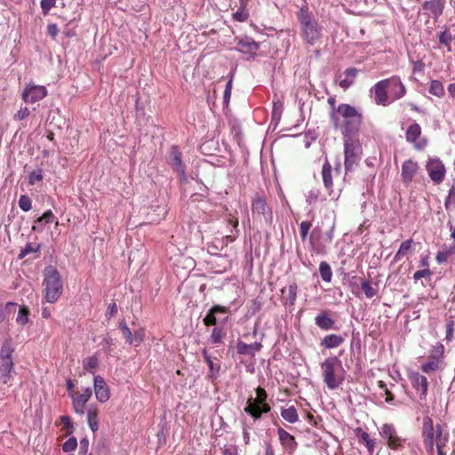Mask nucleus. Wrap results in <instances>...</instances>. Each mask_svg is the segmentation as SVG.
<instances>
[{
    "mask_svg": "<svg viewBox=\"0 0 455 455\" xmlns=\"http://www.w3.org/2000/svg\"><path fill=\"white\" fill-rule=\"evenodd\" d=\"M331 120L335 129H340L345 137H350L359 131L363 116L355 107L342 103L331 111Z\"/></svg>",
    "mask_w": 455,
    "mask_h": 455,
    "instance_id": "1",
    "label": "nucleus"
},
{
    "mask_svg": "<svg viewBox=\"0 0 455 455\" xmlns=\"http://www.w3.org/2000/svg\"><path fill=\"white\" fill-rule=\"evenodd\" d=\"M44 300L55 303L62 294L63 281L59 271L53 266H48L44 271Z\"/></svg>",
    "mask_w": 455,
    "mask_h": 455,
    "instance_id": "2",
    "label": "nucleus"
},
{
    "mask_svg": "<svg viewBox=\"0 0 455 455\" xmlns=\"http://www.w3.org/2000/svg\"><path fill=\"white\" fill-rule=\"evenodd\" d=\"M323 380L329 389H336L343 380V367L341 361L337 356L328 357L321 364Z\"/></svg>",
    "mask_w": 455,
    "mask_h": 455,
    "instance_id": "3",
    "label": "nucleus"
},
{
    "mask_svg": "<svg viewBox=\"0 0 455 455\" xmlns=\"http://www.w3.org/2000/svg\"><path fill=\"white\" fill-rule=\"evenodd\" d=\"M303 39L313 45L320 40L323 28L313 18L307 6H302L298 13Z\"/></svg>",
    "mask_w": 455,
    "mask_h": 455,
    "instance_id": "4",
    "label": "nucleus"
},
{
    "mask_svg": "<svg viewBox=\"0 0 455 455\" xmlns=\"http://www.w3.org/2000/svg\"><path fill=\"white\" fill-rule=\"evenodd\" d=\"M344 148L345 168L347 172H351L361 160L362 147L359 140L348 138L345 140Z\"/></svg>",
    "mask_w": 455,
    "mask_h": 455,
    "instance_id": "5",
    "label": "nucleus"
},
{
    "mask_svg": "<svg viewBox=\"0 0 455 455\" xmlns=\"http://www.w3.org/2000/svg\"><path fill=\"white\" fill-rule=\"evenodd\" d=\"M257 399L252 401L251 398L248 400V404L244 408V411L253 417L255 419H259L263 413L270 411V406L266 403L267 393L261 388L256 389Z\"/></svg>",
    "mask_w": 455,
    "mask_h": 455,
    "instance_id": "6",
    "label": "nucleus"
},
{
    "mask_svg": "<svg viewBox=\"0 0 455 455\" xmlns=\"http://www.w3.org/2000/svg\"><path fill=\"white\" fill-rule=\"evenodd\" d=\"M442 429L440 425L434 427L433 420L430 417L423 418V429L422 434L424 437V444L427 451L434 455L435 440L437 437L438 430Z\"/></svg>",
    "mask_w": 455,
    "mask_h": 455,
    "instance_id": "7",
    "label": "nucleus"
},
{
    "mask_svg": "<svg viewBox=\"0 0 455 455\" xmlns=\"http://www.w3.org/2000/svg\"><path fill=\"white\" fill-rule=\"evenodd\" d=\"M252 214L255 218L263 220L265 223L270 225L273 220L272 209L267 205L266 200L257 196L251 202Z\"/></svg>",
    "mask_w": 455,
    "mask_h": 455,
    "instance_id": "8",
    "label": "nucleus"
},
{
    "mask_svg": "<svg viewBox=\"0 0 455 455\" xmlns=\"http://www.w3.org/2000/svg\"><path fill=\"white\" fill-rule=\"evenodd\" d=\"M380 436L386 441L390 449L397 450L403 446L402 439L392 424H384L379 429Z\"/></svg>",
    "mask_w": 455,
    "mask_h": 455,
    "instance_id": "9",
    "label": "nucleus"
},
{
    "mask_svg": "<svg viewBox=\"0 0 455 455\" xmlns=\"http://www.w3.org/2000/svg\"><path fill=\"white\" fill-rule=\"evenodd\" d=\"M46 95L47 90L44 86L28 84L25 86L21 97L26 103L33 104L43 100Z\"/></svg>",
    "mask_w": 455,
    "mask_h": 455,
    "instance_id": "10",
    "label": "nucleus"
},
{
    "mask_svg": "<svg viewBox=\"0 0 455 455\" xmlns=\"http://www.w3.org/2000/svg\"><path fill=\"white\" fill-rule=\"evenodd\" d=\"M421 127L419 124L413 123L409 125L405 132V139L411 143L417 150L424 149L427 145L426 138H421Z\"/></svg>",
    "mask_w": 455,
    "mask_h": 455,
    "instance_id": "11",
    "label": "nucleus"
},
{
    "mask_svg": "<svg viewBox=\"0 0 455 455\" xmlns=\"http://www.w3.org/2000/svg\"><path fill=\"white\" fill-rule=\"evenodd\" d=\"M426 169L429 178L435 183H441L446 173V169L443 162L439 158H429Z\"/></svg>",
    "mask_w": 455,
    "mask_h": 455,
    "instance_id": "12",
    "label": "nucleus"
},
{
    "mask_svg": "<svg viewBox=\"0 0 455 455\" xmlns=\"http://www.w3.org/2000/svg\"><path fill=\"white\" fill-rule=\"evenodd\" d=\"M419 170V165L417 162L408 159L404 161L402 164L401 169V180L403 185L409 187L414 177L417 175Z\"/></svg>",
    "mask_w": 455,
    "mask_h": 455,
    "instance_id": "13",
    "label": "nucleus"
},
{
    "mask_svg": "<svg viewBox=\"0 0 455 455\" xmlns=\"http://www.w3.org/2000/svg\"><path fill=\"white\" fill-rule=\"evenodd\" d=\"M388 88V82L387 79L378 82L371 92L374 93V101L378 105L387 106L389 104L387 89Z\"/></svg>",
    "mask_w": 455,
    "mask_h": 455,
    "instance_id": "14",
    "label": "nucleus"
},
{
    "mask_svg": "<svg viewBox=\"0 0 455 455\" xmlns=\"http://www.w3.org/2000/svg\"><path fill=\"white\" fill-rule=\"evenodd\" d=\"M94 393L100 403H105L109 399V388L101 376H94Z\"/></svg>",
    "mask_w": 455,
    "mask_h": 455,
    "instance_id": "15",
    "label": "nucleus"
},
{
    "mask_svg": "<svg viewBox=\"0 0 455 455\" xmlns=\"http://www.w3.org/2000/svg\"><path fill=\"white\" fill-rule=\"evenodd\" d=\"M169 163L172 166L174 171H176L180 174V178L182 180H186V173L184 166L182 164L181 155L178 150V148L175 146L172 147L170 150Z\"/></svg>",
    "mask_w": 455,
    "mask_h": 455,
    "instance_id": "16",
    "label": "nucleus"
},
{
    "mask_svg": "<svg viewBox=\"0 0 455 455\" xmlns=\"http://www.w3.org/2000/svg\"><path fill=\"white\" fill-rule=\"evenodd\" d=\"M387 80L388 82L390 93L394 100H399L405 95L406 89L399 76H394Z\"/></svg>",
    "mask_w": 455,
    "mask_h": 455,
    "instance_id": "17",
    "label": "nucleus"
},
{
    "mask_svg": "<svg viewBox=\"0 0 455 455\" xmlns=\"http://www.w3.org/2000/svg\"><path fill=\"white\" fill-rule=\"evenodd\" d=\"M92 396V390L86 387L80 395H73V408L78 414H84L86 403Z\"/></svg>",
    "mask_w": 455,
    "mask_h": 455,
    "instance_id": "18",
    "label": "nucleus"
},
{
    "mask_svg": "<svg viewBox=\"0 0 455 455\" xmlns=\"http://www.w3.org/2000/svg\"><path fill=\"white\" fill-rule=\"evenodd\" d=\"M358 74V69L355 68H349L345 72L339 76L338 84L343 89H348L354 83Z\"/></svg>",
    "mask_w": 455,
    "mask_h": 455,
    "instance_id": "19",
    "label": "nucleus"
},
{
    "mask_svg": "<svg viewBox=\"0 0 455 455\" xmlns=\"http://www.w3.org/2000/svg\"><path fill=\"white\" fill-rule=\"evenodd\" d=\"M413 387L420 393L421 395H426L427 392V379L425 376L420 375L419 372H411L409 376Z\"/></svg>",
    "mask_w": 455,
    "mask_h": 455,
    "instance_id": "20",
    "label": "nucleus"
},
{
    "mask_svg": "<svg viewBox=\"0 0 455 455\" xmlns=\"http://www.w3.org/2000/svg\"><path fill=\"white\" fill-rule=\"evenodd\" d=\"M261 344L258 342L246 344L243 341H238L236 348L238 354L240 355L254 356L256 352H259L261 349Z\"/></svg>",
    "mask_w": 455,
    "mask_h": 455,
    "instance_id": "21",
    "label": "nucleus"
},
{
    "mask_svg": "<svg viewBox=\"0 0 455 455\" xmlns=\"http://www.w3.org/2000/svg\"><path fill=\"white\" fill-rule=\"evenodd\" d=\"M228 307H222L220 305L213 306L208 311L207 315L204 318V320H203L204 323L206 326L215 325L217 323L216 315L219 313L226 314L228 312Z\"/></svg>",
    "mask_w": 455,
    "mask_h": 455,
    "instance_id": "22",
    "label": "nucleus"
},
{
    "mask_svg": "<svg viewBox=\"0 0 455 455\" xmlns=\"http://www.w3.org/2000/svg\"><path fill=\"white\" fill-rule=\"evenodd\" d=\"M423 8L429 12L435 19H437L443 13V3L441 0L427 1L425 2Z\"/></svg>",
    "mask_w": 455,
    "mask_h": 455,
    "instance_id": "23",
    "label": "nucleus"
},
{
    "mask_svg": "<svg viewBox=\"0 0 455 455\" xmlns=\"http://www.w3.org/2000/svg\"><path fill=\"white\" fill-rule=\"evenodd\" d=\"M13 371L12 360H0V381L6 384L11 379V373Z\"/></svg>",
    "mask_w": 455,
    "mask_h": 455,
    "instance_id": "24",
    "label": "nucleus"
},
{
    "mask_svg": "<svg viewBox=\"0 0 455 455\" xmlns=\"http://www.w3.org/2000/svg\"><path fill=\"white\" fill-rule=\"evenodd\" d=\"M259 44L251 38L241 39L238 42V51L244 53H255L259 50Z\"/></svg>",
    "mask_w": 455,
    "mask_h": 455,
    "instance_id": "25",
    "label": "nucleus"
},
{
    "mask_svg": "<svg viewBox=\"0 0 455 455\" xmlns=\"http://www.w3.org/2000/svg\"><path fill=\"white\" fill-rule=\"evenodd\" d=\"M277 434L282 445L289 450L295 449L297 443L293 435L281 427L278 428Z\"/></svg>",
    "mask_w": 455,
    "mask_h": 455,
    "instance_id": "26",
    "label": "nucleus"
},
{
    "mask_svg": "<svg viewBox=\"0 0 455 455\" xmlns=\"http://www.w3.org/2000/svg\"><path fill=\"white\" fill-rule=\"evenodd\" d=\"M343 342L344 339L341 336L330 334L325 336L321 340V346L324 347L325 348H334L340 346Z\"/></svg>",
    "mask_w": 455,
    "mask_h": 455,
    "instance_id": "27",
    "label": "nucleus"
},
{
    "mask_svg": "<svg viewBox=\"0 0 455 455\" xmlns=\"http://www.w3.org/2000/svg\"><path fill=\"white\" fill-rule=\"evenodd\" d=\"M315 321V324L324 331L332 329L334 325V321L326 313L317 315Z\"/></svg>",
    "mask_w": 455,
    "mask_h": 455,
    "instance_id": "28",
    "label": "nucleus"
},
{
    "mask_svg": "<svg viewBox=\"0 0 455 455\" xmlns=\"http://www.w3.org/2000/svg\"><path fill=\"white\" fill-rule=\"evenodd\" d=\"M331 164L326 160L322 167V179L324 187L331 190L332 188V177H331Z\"/></svg>",
    "mask_w": 455,
    "mask_h": 455,
    "instance_id": "29",
    "label": "nucleus"
},
{
    "mask_svg": "<svg viewBox=\"0 0 455 455\" xmlns=\"http://www.w3.org/2000/svg\"><path fill=\"white\" fill-rule=\"evenodd\" d=\"M298 286L295 283H291L287 288L282 289V293L287 295L284 297L285 304L293 306L297 298Z\"/></svg>",
    "mask_w": 455,
    "mask_h": 455,
    "instance_id": "30",
    "label": "nucleus"
},
{
    "mask_svg": "<svg viewBox=\"0 0 455 455\" xmlns=\"http://www.w3.org/2000/svg\"><path fill=\"white\" fill-rule=\"evenodd\" d=\"M441 362L435 356H428L427 362L421 365L420 369L425 373L436 371L441 368Z\"/></svg>",
    "mask_w": 455,
    "mask_h": 455,
    "instance_id": "31",
    "label": "nucleus"
},
{
    "mask_svg": "<svg viewBox=\"0 0 455 455\" xmlns=\"http://www.w3.org/2000/svg\"><path fill=\"white\" fill-rule=\"evenodd\" d=\"M428 92L438 98L443 97L445 93L443 84L439 80H432L430 82Z\"/></svg>",
    "mask_w": 455,
    "mask_h": 455,
    "instance_id": "32",
    "label": "nucleus"
},
{
    "mask_svg": "<svg viewBox=\"0 0 455 455\" xmlns=\"http://www.w3.org/2000/svg\"><path fill=\"white\" fill-rule=\"evenodd\" d=\"M282 418L289 423H295L299 420L297 410L294 406H290L281 411Z\"/></svg>",
    "mask_w": 455,
    "mask_h": 455,
    "instance_id": "33",
    "label": "nucleus"
},
{
    "mask_svg": "<svg viewBox=\"0 0 455 455\" xmlns=\"http://www.w3.org/2000/svg\"><path fill=\"white\" fill-rule=\"evenodd\" d=\"M41 247V243H27L26 246L20 250L18 259H22L29 253H39Z\"/></svg>",
    "mask_w": 455,
    "mask_h": 455,
    "instance_id": "34",
    "label": "nucleus"
},
{
    "mask_svg": "<svg viewBox=\"0 0 455 455\" xmlns=\"http://www.w3.org/2000/svg\"><path fill=\"white\" fill-rule=\"evenodd\" d=\"M14 349L10 340H5L0 350V360H12V353Z\"/></svg>",
    "mask_w": 455,
    "mask_h": 455,
    "instance_id": "35",
    "label": "nucleus"
},
{
    "mask_svg": "<svg viewBox=\"0 0 455 455\" xmlns=\"http://www.w3.org/2000/svg\"><path fill=\"white\" fill-rule=\"evenodd\" d=\"M319 272H320V275H321L322 279L324 282L330 283L331 281L332 271H331L330 265L327 262L323 261L320 263Z\"/></svg>",
    "mask_w": 455,
    "mask_h": 455,
    "instance_id": "36",
    "label": "nucleus"
},
{
    "mask_svg": "<svg viewBox=\"0 0 455 455\" xmlns=\"http://www.w3.org/2000/svg\"><path fill=\"white\" fill-rule=\"evenodd\" d=\"M412 243V239H408L401 243L398 251L395 255V261L400 260L403 256H405L410 251V250L411 249Z\"/></svg>",
    "mask_w": 455,
    "mask_h": 455,
    "instance_id": "37",
    "label": "nucleus"
},
{
    "mask_svg": "<svg viewBox=\"0 0 455 455\" xmlns=\"http://www.w3.org/2000/svg\"><path fill=\"white\" fill-rule=\"evenodd\" d=\"M87 421L92 432L99 429L98 413L96 410L90 409L87 411Z\"/></svg>",
    "mask_w": 455,
    "mask_h": 455,
    "instance_id": "38",
    "label": "nucleus"
},
{
    "mask_svg": "<svg viewBox=\"0 0 455 455\" xmlns=\"http://www.w3.org/2000/svg\"><path fill=\"white\" fill-rule=\"evenodd\" d=\"M29 310L27 307L21 306L20 307L18 315L16 317V322L20 325H25L29 321Z\"/></svg>",
    "mask_w": 455,
    "mask_h": 455,
    "instance_id": "39",
    "label": "nucleus"
},
{
    "mask_svg": "<svg viewBox=\"0 0 455 455\" xmlns=\"http://www.w3.org/2000/svg\"><path fill=\"white\" fill-rule=\"evenodd\" d=\"M449 435L443 434V429H439L437 433V437H435V444L436 446L437 451L443 450V447L448 443Z\"/></svg>",
    "mask_w": 455,
    "mask_h": 455,
    "instance_id": "40",
    "label": "nucleus"
},
{
    "mask_svg": "<svg viewBox=\"0 0 455 455\" xmlns=\"http://www.w3.org/2000/svg\"><path fill=\"white\" fill-rule=\"evenodd\" d=\"M119 328L122 331V333L126 340V342L130 345L133 343V332L130 330L124 321L121 322L119 324Z\"/></svg>",
    "mask_w": 455,
    "mask_h": 455,
    "instance_id": "41",
    "label": "nucleus"
},
{
    "mask_svg": "<svg viewBox=\"0 0 455 455\" xmlns=\"http://www.w3.org/2000/svg\"><path fill=\"white\" fill-rule=\"evenodd\" d=\"M361 288L368 299H371L377 294V290L374 289L367 280L361 283Z\"/></svg>",
    "mask_w": 455,
    "mask_h": 455,
    "instance_id": "42",
    "label": "nucleus"
},
{
    "mask_svg": "<svg viewBox=\"0 0 455 455\" xmlns=\"http://www.w3.org/2000/svg\"><path fill=\"white\" fill-rule=\"evenodd\" d=\"M42 180H43V170L42 169H37V170L32 171L28 176V184H30V185H35L36 183L41 181Z\"/></svg>",
    "mask_w": 455,
    "mask_h": 455,
    "instance_id": "43",
    "label": "nucleus"
},
{
    "mask_svg": "<svg viewBox=\"0 0 455 455\" xmlns=\"http://www.w3.org/2000/svg\"><path fill=\"white\" fill-rule=\"evenodd\" d=\"M444 347L441 343H437L434 346L430 352V356H435V358L438 359L442 363L443 358Z\"/></svg>",
    "mask_w": 455,
    "mask_h": 455,
    "instance_id": "44",
    "label": "nucleus"
},
{
    "mask_svg": "<svg viewBox=\"0 0 455 455\" xmlns=\"http://www.w3.org/2000/svg\"><path fill=\"white\" fill-rule=\"evenodd\" d=\"M438 37L439 43L447 46L448 50L451 51V43L453 39L451 34L449 31L445 30L443 32H441Z\"/></svg>",
    "mask_w": 455,
    "mask_h": 455,
    "instance_id": "45",
    "label": "nucleus"
},
{
    "mask_svg": "<svg viewBox=\"0 0 455 455\" xmlns=\"http://www.w3.org/2000/svg\"><path fill=\"white\" fill-rule=\"evenodd\" d=\"M224 333L221 328H213L211 335V341L212 344H219L222 342Z\"/></svg>",
    "mask_w": 455,
    "mask_h": 455,
    "instance_id": "46",
    "label": "nucleus"
},
{
    "mask_svg": "<svg viewBox=\"0 0 455 455\" xmlns=\"http://www.w3.org/2000/svg\"><path fill=\"white\" fill-rule=\"evenodd\" d=\"M19 206L22 211L28 212L32 208V201L28 196L22 195L19 199Z\"/></svg>",
    "mask_w": 455,
    "mask_h": 455,
    "instance_id": "47",
    "label": "nucleus"
},
{
    "mask_svg": "<svg viewBox=\"0 0 455 455\" xmlns=\"http://www.w3.org/2000/svg\"><path fill=\"white\" fill-rule=\"evenodd\" d=\"M208 366H209V369H210V372H211V377L212 379H215L217 378L218 376V373L220 370V363H215L213 362V360L212 359V357H207V361H206Z\"/></svg>",
    "mask_w": 455,
    "mask_h": 455,
    "instance_id": "48",
    "label": "nucleus"
},
{
    "mask_svg": "<svg viewBox=\"0 0 455 455\" xmlns=\"http://www.w3.org/2000/svg\"><path fill=\"white\" fill-rule=\"evenodd\" d=\"M77 446V441L75 437L68 438L62 445V450L65 452H69L76 450Z\"/></svg>",
    "mask_w": 455,
    "mask_h": 455,
    "instance_id": "49",
    "label": "nucleus"
},
{
    "mask_svg": "<svg viewBox=\"0 0 455 455\" xmlns=\"http://www.w3.org/2000/svg\"><path fill=\"white\" fill-rule=\"evenodd\" d=\"M98 364L99 361L95 356H90L84 361V367L88 371L97 368Z\"/></svg>",
    "mask_w": 455,
    "mask_h": 455,
    "instance_id": "50",
    "label": "nucleus"
},
{
    "mask_svg": "<svg viewBox=\"0 0 455 455\" xmlns=\"http://www.w3.org/2000/svg\"><path fill=\"white\" fill-rule=\"evenodd\" d=\"M145 337V331L143 329H139L134 331L133 332V343L134 346H139Z\"/></svg>",
    "mask_w": 455,
    "mask_h": 455,
    "instance_id": "51",
    "label": "nucleus"
},
{
    "mask_svg": "<svg viewBox=\"0 0 455 455\" xmlns=\"http://www.w3.org/2000/svg\"><path fill=\"white\" fill-rule=\"evenodd\" d=\"M311 228V223L308 222V221H302L299 225V233H300V236H301V239L303 241L306 240L307 235H308V231Z\"/></svg>",
    "mask_w": 455,
    "mask_h": 455,
    "instance_id": "52",
    "label": "nucleus"
},
{
    "mask_svg": "<svg viewBox=\"0 0 455 455\" xmlns=\"http://www.w3.org/2000/svg\"><path fill=\"white\" fill-rule=\"evenodd\" d=\"M54 220V215L51 210L46 211L40 218L37 219V223H52Z\"/></svg>",
    "mask_w": 455,
    "mask_h": 455,
    "instance_id": "53",
    "label": "nucleus"
},
{
    "mask_svg": "<svg viewBox=\"0 0 455 455\" xmlns=\"http://www.w3.org/2000/svg\"><path fill=\"white\" fill-rule=\"evenodd\" d=\"M56 0H42L41 8L44 14H48L50 10L55 6Z\"/></svg>",
    "mask_w": 455,
    "mask_h": 455,
    "instance_id": "54",
    "label": "nucleus"
},
{
    "mask_svg": "<svg viewBox=\"0 0 455 455\" xmlns=\"http://www.w3.org/2000/svg\"><path fill=\"white\" fill-rule=\"evenodd\" d=\"M432 275V272L429 270V268H425L422 270H419L414 273L413 279L415 281H418L421 278H430Z\"/></svg>",
    "mask_w": 455,
    "mask_h": 455,
    "instance_id": "55",
    "label": "nucleus"
},
{
    "mask_svg": "<svg viewBox=\"0 0 455 455\" xmlns=\"http://www.w3.org/2000/svg\"><path fill=\"white\" fill-rule=\"evenodd\" d=\"M444 205H445L446 210H448L451 205L455 206V188L454 187H452L450 189L449 195L445 200Z\"/></svg>",
    "mask_w": 455,
    "mask_h": 455,
    "instance_id": "56",
    "label": "nucleus"
},
{
    "mask_svg": "<svg viewBox=\"0 0 455 455\" xmlns=\"http://www.w3.org/2000/svg\"><path fill=\"white\" fill-rule=\"evenodd\" d=\"M29 115V109L27 107L21 108L15 115L14 120L20 121L28 117Z\"/></svg>",
    "mask_w": 455,
    "mask_h": 455,
    "instance_id": "57",
    "label": "nucleus"
},
{
    "mask_svg": "<svg viewBox=\"0 0 455 455\" xmlns=\"http://www.w3.org/2000/svg\"><path fill=\"white\" fill-rule=\"evenodd\" d=\"M220 450L221 455H237V449L234 445H224Z\"/></svg>",
    "mask_w": 455,
    "mask_h": 455,
    "instance_id": "58",
    "label": "nucleus"
},
{
    "mask_svg": "<svg viewBox=\"0 0 455 455\" xmlns=\"http://www.w3.org/2000/svg\"><path fill=\"white\" fill-rule=\"evenodd\" d=\"M449 257H450V252H447L445 250V251H438L436 254L435 259L439 264H442V263L447 261Z\"/></svg>",
    "mask_w": 455,
    "mask_h": 455,
    "instance_id": "59",
    "label": "nucleus"
},
{
    "mask_svg": "<svg viewBox=\"0 0 455 455\" xmlns=\"http://www.w3.org/2000/svg\"><path fill=\"white\" fill-rule=\"evenodd\" d=\"M379 387L382 388L387 395L386 402L391 403L394 400V395L389 392V390L387 388L386 384L383 381H379Z\"/></svg>",
    "mask_w": 455,
    "mask_h": 455,
    "instance_id": "60",
    "label": "nucleus"
},
{
    "mask_svg": "<svg viewBox=\"0 0 455 455\" xmlns=\"http://www.w3.org/2000/svg\"><path fill=\"white\" fill-rule=\"evenodd\" d=\"M453 321H450L446 325V339L451 340L453 338Z\"/></svg>",
    "mask_w": 455,
    "mask_h": 455,
    "instance_id": "61",
    "label": "nucleus"
},
{
    "mask_svg": "<svg viewBox=\"0 0 455 455\" xmlns=\"http://www.w3.org/2000/svg\"><path fill=\"white\" fill-rule=\"evenodd\" d=\"M234 18L238 21H245L248 18V13L244 11H237L234 13Z\"/></svg>",
    "mask_w": 455,
    "mask_h": 455,
    "instance_id": "62",
    "label": "nucleus"
},
{
    "mask_svg": "<svg viewBox=\"0 0 455 455\" xmlns=\"http://www.w3.org/2000/svg\"><path fill=\"white\" fill-rule=\"evenodd\" d=\"M89 448V441L86 438H84L80 441V453L85 454L88 451Z\"/></svg>",
    "mask_w": 455,
    "mask_h": 455,
    "instance_id": "63",
    "label": "nucleus"
},
{
    "mask_svg": "<svg viewBox=\"0 0 455 455\" xmlns=\"http://www.w3.org/2000/svg\"><path fill=\"white\" fill-rule=\"evenodd\" d=\"M231 89H232V82L229 81L227 85H226V89H225V92H224V100L225 102H228L229 99H230V95H231Z\"/></svg>",
    "mask_w": 455,
    "mask_h": 455,
    "instance_id": "64",
    "label": "nucleus"
}]
</instances>
